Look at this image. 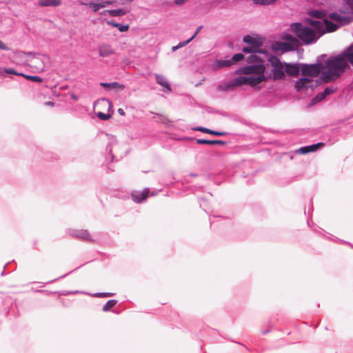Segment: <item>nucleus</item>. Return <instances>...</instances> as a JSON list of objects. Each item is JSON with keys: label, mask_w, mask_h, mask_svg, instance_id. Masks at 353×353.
<instances>
[{"label": "nucleus", "mask_w": 353, "mask_h": 353, "mask_svg": "<svg viewBox=\"0 0 353 353\" xmlns=\"http://www.w3.org/2000/svg\"><path fill=\"white\" fill-rule=\"evenodd\" d=\"M305 23H294L291 25L292 31L305 44L316 42L321 36L327 32H334L338 26L327 19H307Z\"/></svg>", "instance_id": "obj_1"}, {"label": "nucleus", "mask_w": 353, "mask_h": 353, "mask_svg": "<svg viewBox=\"0 0 353 353\" xmlns=\"http://www.w3.org/2000/svg\"><path fill=\"white\" fill-rule=\"evenodd\" d=\"M350 66L342 54L332 57L327 59L322 68V74L325 82L336 80Z\"/></svg>", "instance_id": "obj_2"}, {"label": "nucleus", "mask_w": 353, "mask_h": 353, "mask_svg": "<svg viewBox=\"0 0 353 353\" xmlns=\"http://www.w3.org/2000/svg\"><path fill=\"white\" fill-rule=\"evenodd\" d=\"M266 78L264 75L251 76V77H239L230 82L223 85H219V89L221 90H228L235 87L241 86L243 85H250V86H255L260 83L265 81Z\"/></svg>", "instance_id": "obj_3"}, {"label": "nucleus", "mask_w": 353, "mask_h": 353, "mask_svg": "<svg viewBox=\"0 0 353 353\" xmlns=\"http://www.w3.org/2000/svg\"><path fill=\"white\" fill-rule=\"evenodd\" d=\"M291 43L287 42H276L273 46L275 51H280L281 52H289L294 50L298 47L299 41L295 37H290Z\"/></svg>", "instance_id": "obj_4"}, {"label": "nucleus", "mask_w": 353, "mask_h": 353, "mask_svg": "<svg viewBox=\"0 0 353 353\" xmlns=\"http://www.w3.org/2000/svg\"><path fill=\"white\" fill-rule=\"evenodd\" d=\"M323 65L321 63L307 65L304 64L301 67L302 74L309 77H317L322 71Z\"/></svg>", "instance_id": "obj_5"}, {"label": "nucleus", "mask_w": 353, "mask_h": 353, "mask_svg": "<svg viewBox=\"0 0 353 353\" xmlns=\"http://www.w3.org/2000/svg\"><path fill=\"white\" fill-rule=\"evenodd\" d=\"M265 69V66L263 64L259 63L249 66H245L241 68V71L243 74L259 76L264 75Z\"/></svg>", "instance_id": "obj_6"}, {"label": "nucleus", "mask_w": 353, "mask_h": 353, "mask_svg": "<svg viewBox=\"0 0 353 353\" xmlns=\"http://www.w3.org/2000/svg\"><path fill=\"white\" fill-rule=\"evenodd\" d=\"M150 190L147 188L143 190L141 192H134L132 194V197L136 203H141L145 200L148 196Z\"/></svg>", "instance_id": "obj_7"}, {"label": "nucleus", "mask_w": 353, "mask_h": 353, "mask_svg": "<svg viewBox=\"0 0 353 353\" xmlns=\"http://www.w3.org/2000/svg\"><path fill=\"white\" fill-rule=\"evenodd\" d=\"M114 53L112 47L109 44H101L99 47V54L101 57H107Z\"/></svg>", "instance_id": "obj_8"}, {"label": "nucleus", "mask_w": 353, "mask_h": 353, "mask_svg": "<svg viewBox=\"0 0 353 353\" xmlns=\"http://www.w3.org/2000/svg\"><path fill=\"white\" fill-rule=\"evenodd\" d=\"M323 143H317L312 145L300 148L296 150V152L301 154H305L308 152H314L318 149L321 148V147H323Z\"/></svg>", "instance_id": "obj_9"}, {"label": "nucleus", "mask_w": 353, "mask_h": 353, "mask_svg": "<svg viewBox=\"0 0 353 353\" xmlns=\"http://www.w3.org/2000/svg\"><path fill=\"white\" fill-rule=\"evenodd\" d=\"M335 90H336V88H334V87H332V86L327 87L323 92L319 93L316 96L314 100L316 102H319V101L323 100L327 96L334 93L335 92Z\"/></svg>", "instance_id": "obj_10"}, {"label": "nucleus", "mask_w": 353, "mask_h": 353, "mask_svg": "<svg viewBox=\"0 0 353 353\" xmlns=\"http://www.w3.org/2000/svg\"><path fill=\"white\" fill-rule=\"evenodd\" d=\"M61 4L60 0H39L38 6L40 7L53 6L57 7Z\"/></svg>", "instance_id": "obj_11"}, {"label": "nucleus", "mask_w": 353, "mask_h": 353, "mask_svg": "<svg viewBox=\"0 0 353 353\" xmlns=\"http://www.w3.org/2000/svg\"><path fill=\"white\" fill-rule=\"evenodd\" d=\"M311 82V79L308 78H303L298 80L296 83V89L297 91H300L302 89L307 88L309 83Z\"/></svg>", "instance_id": "obj_12"}, {"label": "nucleus", "mask_w": 353, "mask_h": 353, "mask_svg": "<svg viewBox=\"0 0 353 353\" xmlns=\"http://www.w3.org/2000/svg\"><path fill=\"white\" fill-rule=\"evenodd\" d=\"M94 108H99L100 109L106 108L109 111L112 108V103L109 100L102 99L95 103Z\"/></svg>", "instance_id": "obj_13"}, {"label": "nucleus", "mask_w": 353, "mask_h": 353, "mask_svg": "<svg viewBox=\"0 0 353 353\" xmlns=\"http://www.w3.org/2000/svg\"><path fill=\"white\" fill-rule=\"evenodd\" d=\"M341 54L343 56H344V58L348 62V63L353 65V44L347 48Z\"/></svg>", "instance_id": "obj_14"}, {"label": "nucleus", "mask_w": 353, "mask_h": 353, "mask_svg": "<svg viewBox=\"0 0 353 353\" xmlns=\"http://www.w3.org/2000/svg\"><path fill=\"white\" fill-rule=\"evenodd\" d=\"M272 74L274 81L283 79L285 77L283 66L273 68Z\"/></svg>", "instance_id": "obj_15"}, {"label": "nucleus", "mask_w": 353, "mask_h": 353, "mask_svg": "<svg viewBox=\"0 0 353 353\" xmlns=\"http://www.w3.org/2000/svg\"><path fill=\"white\" fill-rule=\"evenodd\" d=\"M194 130L215 136H224L226 134V132H225L214 131L203 127H197L194 128Z\"/></svg>", "instance_id": "obj_16"}, {"label": "nucleus", "mask_w": 353, "mask_h": 353, "mask_svg": "<svg viewBox=\"0 0 353 353\" xmlns=\"http://www.w3.org/2000/svg\"><path fill=\"white\" fill-rule=\"evenodd\" d=\"M285 72L290 75L296 77L299 74V68L295 65L285 64Z\"/></svg>", "instance_id": "obj_17"}, {"label": "nucleus", "mask_w": 353, "mask_h": 353, "mask_svg": "<svg viewBox=\"0 0 353 353\" xmlns=\"http://www.w3.org/2000/svg\"><path fill=\"white\" fill-rule=\"evenodd\" d=\"M243 41L246 43L248 44V46H257V48H261V43L253 38L252 37L250 36V35H246L243 37Z\"/></svg>", "instance_id": "obj_18"}, {"label": "nucleus", "mask_w": 353, "mask_h": 353, "mask_svg": "<svg viewBox=\"0 0 353 353\" xmlns=\"http://www.w3.org/2000/svg\"><path fill=\"white\" fill-rule=\"evenodd\" d=\"M198 144L204 145H225V142L220 140L196 139Z\"/></svg>", "instance_id": "obj_19"}, {"label": "nucleus", "mask_w": 353, "mask_h": 353, "mask_svg": "<svg viewBox=\"0 0 353 353\" xmlns=\"http://www.w3.org/2000/svg\"><path fill=\"white\" fill-rule=\"evenodd\" d=\"M155 78H156L157 82L159 85L165 87L168 90H171L170 86L165 77H163V75H161V74H156Z\"/></svg>", "instance_id": "obj_20"}, {"label": "nucleus", "mask_w": 353, "mask_h": 353, "mask_svg": "<svg viewBox=\"0 0 353 353\" xmlns=\"http://www.w3.org/2000/svg\"><path fill=\"white\" fill-rule=\"evenodd\" d=\"M233 64L232 60H217L214 63V68L219 69L224 67H229Z\"/></svg>", "instance_id": "obj_21"}, {"label": "nucleus", "mask_w": 353, "mask_h": 353, "mask_svg": "<svg viewBox=\"0 0 353 353\" xmlns=\"http://www.w3.org/2000/svg\"><path fill=\"white\" fill-rule=\"evenodd\" d=\"M107 23L113 27L117 28L120 32H126L129 30V25L123 26L113 21H109Z\"/></svg>", "instance_id": "obj_22"}, {"label": "nucleus", "mask_w": 353, "mask_h": 353, "mask_svg": "<svg viewBox=\"0 0 353 353\" xmlns=\"http://www.w3.org/2000/svg\"><path fill=\"white\" fill-rule=\"evenodd\" d=\"M242 51L245 53H255L260 52V48L257 46H248L243 48Z\"/></svg>", "instance_id": "obj_23"}, {"label": "nucleus", "mask_w": 353, "mask_h": 353, "mask_svg": "<svg viewBox=\"0 0 353 353\" xmlns=\"http://www.w3.org/2000/svg\"><path fill=\"white\" fill-rule=\"evenodd\" d=\"M108 12L112 17L123 16L126 13L123 9L110 10Z\"/></svg>", "instance_id": "obj_24"}, {"label": "nucleus", "mask_w": 353, "mask_h": 353, "mask_svg": "<svg viewBox=\"0 0 353 353\" xmlns=\"http://www.w3.org/2000/svg\"><path fill=\"white\" fill-rule=\"evenodd\" d=\"M270 61L271 63L272 66L275 68L278 67L283 66V63L281 62L279 58L276 57H272L270 59Z\"/></svg>", "instance_id": "obj_25"}, {"label": "nucleus", "mask_w": 353, "mask_h": 353, "mask_svg": "<svg viewBox=\"0 0 353 353\" xmlns=\"http://www.w3.org/2000/svg\"><path fill=\"white\" fill-rule=\"evenodd\" d=\"M22 77H23L27 80H30L32 81H35V82H38V83H41L43 81V79L39 76H31V75H27V74H23V75H22Z\"/></svg>", "instance_id": "obj_26"}, {"label": "nucleus", "mask_w": 353, "mask_h": 353, "mask_svg": "<svg viewBox=\"0 0 353 353\" xmlns=\"http://www.w3.org/2000/svg\"><path fill=\"white\" fill-rule=\"evenodd\" d=\"M101 85L103 88H117L119 87L120 89L123 90L124 88V85H119L118 83H101Z\"/></svg>", "instance_id": "obj_27"}, {"label": "nucleus", "mask_w": 353, "mask_h": 353, "mask_svg": "<svg viewBox=\"0 0 353 353\" xmlns=\"http://www.w3.org/2000/svg\"><path fill=\"white\" fill-rule=\"evenodd\" d=\"M117 303V301L115 300H110L108 301L103 307V311H108L112 307H113Z\"/></svg>", "instance_id": "obj_28"}, {"label": "nucleus", "mask_w": 353, "mask_h": 353, "mask_svg": "<svg viewBox=\"0 0 353 353\" xmlns=\"http://www.w3.org/2000/svg\"><path fill=\"white\" fill-rule=\"evenodd\" d=\"M97 116L99 119L103 121L108 120L111 118V114L109 113H103L101 111H99L97 113Z\"/></svg>", "instance_id": "obj_29"}, {"label": "nucleus", "mask_w": 353, "mask_h": 353, "mask_svg": "<svg viewBox=\"0 0 353 353\" xmlns=\"http://www.w3.org/2000/svg\"><path fill=\"white\" fill-rule=\"evenodd\" d=\"M252 1L256 4L264 5V6L274 3L276 1V0H252Z\"/></svg>", "instance_id": "obj_30"}, {"label": "nucleus", "mask_w": 353, "mask_h": 353, "mask_svg": "<svg viewBox=\"0 0 353 353\" xmlns=\"http://www.w3.org/2000/svg\"><path fill=\"white\" fill-rule=\"evenodd\" d=\"M81 3L82 5H88V6H90V8H92L94 12H97L98 10H99L100 9V6H101L99 5L98 3H94V2H90V3H88V4L83 3Z\"/></svg>", "instance_id": "obj_31"}, {"label": "nucleus", "mask_w": 353, "mask_h": 353, "mask_svg": "<svg viewBox=\"0 0 353 353\" xmlns=\"http://www.w3.org/2000/svg\"><path fill=\"white\" fill-rule=\"evenodd\" d=\"M311 16L317 18L319 19H321L324 17V14L319 10L312 11L310 12Z\"/></svg>", "instance_id": "obj_32"}, {"label": "nucleus", "mask_w": 353, "mask_h": 353, "mask_svg": "<svg viewBox=\"0 0 353 353\" xmlns=\"http://www.w3.org/2000/svg\"><path fill=\"white\" fill-rule=\"evenodd\" d=\"M243 58H244L243 54L239 53V54H234L232 57V61H233V63H234V62H237V61L242 60Z\"/></svg>", "instance_id": "obj_33"}, {"label": "nucleus", "mask_w": 353, "mask_h": 353, "mask_svg": "<svg viewBox=\"0 0 353 353\" xmlns=\"http://www.w3.org/2000/svg\"><path fill=\"white\" fill-rule=\"evenodd\" d=\"M197 34H198V31H196L195 33L194 34V35L190 39H189L187 41L181 42L179 44V48L186 46L190 41H191L197 35Z\"/></svg>", "instance_id": "obj_34"}, {"label": "nucleus", "mask_w": 353, "mask_h": 353, "mask_svg": "<svg viewBox=\"0 0 353 353\" xmlns=\"http://www.w3.org/2000/svg\"><path fill=\"white\" fill-rule=\"evenodd\" d=\"M79 236L85 240H90V234L86 231L81 232Z\"/></svg>", "instance_id": "obj_35"}, {"label": "nucleus", "mask_w": 353, "mask_h": 353, "mask_svg": "<svg viewBox=\"0 0 353 353\" xmlns=\"http://www.w3.org/2000/svg\"><path fill=\"white\" fill-rule=\"evenodd\" d=\"M112 3H113V1H111L101 0V1L98 3L99 6H100V8H103L105 7L107 5H110Z\"/></svg>", "instance_id": "obj_36"}, {"label": "nucleus", "mask_w": 353, "mask_h": 353, "mask_svg": "<svg viewBox=\"0 0 353 353\" xmlns=\"http://www.w3.org/2000/svg\"><path fill=\"white\" fill-rule=\"evenodd\" d=\"M5 72L7 74H13L15 75L22 76L23 74L22 73H18L16 71H14L13 69H6Z\"/></svg>", "instance_id": "obj_37"}, {"label": "nucleus", "mask_w": 353, "mask_h": 353, "mask_svg": "<svg viewBox=\"0 0 353 353\" xmlns=\"http://www.w3.org/2000/svg\"><path fill=\"white\" fill-rule=\"evenodd\" d=\"M331 18L335 21H341L342 17L336 13H333L331 14Z\"/></svg>", "instance_id": "obj_38"}, {"label": "nucleus", "mask_w": 353, "mask_h": 353, "mask_svg": "<svg viewBox=\"0 0 353 353\" xmlns=\"http://www.w3.org/2000/svg\"><path fill=\"white\" fill-rule=\"evenodd\" d=\"M248 61L250 62H254L258 61V57L256 55H251L248 57Z\"/></svg>", "instance_id": "obj_39"}, {"label": "nucleus", "mask_w": 353, "mask_h": 353, "mask_svg": "<svg viewBox=\"0 0 353 353\" xmlns=\"http://www.w3.org/2000/svg\"><path fill=\"white\" fill-rule=\"evenodd\" d=\"M0 49L4 50H8V47L3 43L0 41Z\"/></svg>", "instance_id": "obj_40"}, {"label": "nucleus", "mask_w": 353, "mask_h": 353, "mask_svg": "<svg viewBox=\"0 0 353 353\" xmlns=\"http://www.w3.org/2000/svg\"><path fill=\"white\" fill-rule=\"evenodd\" d=\"M187 0H175V3L176 5H182Z\"/></svg>", "instance_id": "obj_41"}, {"label": "nucleus", "mask_w": 353, "mask_h": 353, "mask_svg": "<svg viewBox=\"0 0 353 353\" xmlns=\"http://www.w3.org/2000/svg\"><path fill=\"white\" fill-rule=\"evenodd\" d=\"M118 112L121 116H124L125 114L124 110L122 108H119L118 109Z\"/></svg>", "instance_id": "obj_42"}, {"label": "nucleus", "mask_w": 353, "mask_h": 353, "mask_svg": "<svg viewBox=\"0 0 353 353\" xmlns=\"http://www.w3.org/2000/svg\"><path fill=\"white\" fill-rule=\"evenodd\" d=\"M46 105H48L50 107H53L54 105V103L52 101H48L45 103Z\"/></svg>", "instance_id": "obj_43"}, {"label": "nucleus", "mask_w": 353, "mask_h": 353, "mask_svg": "<svg viewBox=\"0 0 353 353\" xmlns=\"http://www.w3.org/2000/svg\"><path fill=\"white\" fill-rule=\"evenodd\" d=\"M290 37H293L291 36V35H288V36L285 37V39L289 41L290 43H291V38Z\"/></svg>", "instance_id": "obj_44"}, {"label": "nucleus", "mask_w": 353, "mask_h": 353, "mask_svg": "<svg viewBox=\"0 0 353 353\" xmlns=\"http://www.w3.org/2000/svg\"><path fill=\"white\" fill-rule=\"evenodd\" d=\"M178 48H179V45H178V46H174V47H172V51H175V50H176Z\"/></svg>", "instance_id": "obj_45"}, {"label": "nucleus", "mask_w": 353, "mask_h": 353, "mask_svg": "<svg viewBox=\"0 0 353 353\" xmlns=\"http://www.w3.org/2000/svg\"><path fill=\"white\" fill-rule=\"evenodd\" d=\"M110 295H111L110 294H103L104 296H110Z\"/></svg>", "instance_id": "obj_46"}, {"label": "nucleus", "mask_w": 353, "mask_h": 353, "mask_svg": "<svg viewBox=\"0 0 353 353\" xmlns=\"http://www.w3.org/2000/svg\"><path fill=\"white\" fill-rule=\"evenodd\" d=\"M125 1H132L133 0H125Z\"/></svg>", "instance_id": "obj_47"}, {"label": "nucleus", "mask_w": 353, "mask_h": 353, "mask_svg": "<svg viewBox=\"0 0 353 353\" xmlns=\"http://www.w3.org/2000/svg\"><path fill=\"white\" fill-rule=\"evenodd\" d=\"M201 28H199L196 31L199 32Z\"/></svg>", "instance_id": "obj_48"}, {"label": "nucleus", "mask_w": 353, "mask_h": 353, "mask_svg": "<svg viewBox=\"0 0 353 353\" xmlns=\"http://www.w3.org/2000/svg\"><path fill=\"white\" fill-rule=\"evenodd\" d=\"M72 98L74 99H77L76 97H74V96H72Z\"/></svg>", "instance_id": "obj_49"}]
</instances>
